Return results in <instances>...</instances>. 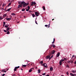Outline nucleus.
Returning <instances> with one entry per match:
<instances>
[{
    "instance_id": "nucleus-1",
    "label": "nucleus",
    "mask_w": 76,
    "mask_h": 76,
    "mask_svg": "<svg viewBox=\"0 0 76 76\" xmlns=\"http://www.w3.org/2000/svg\"><path fill=\"white\" fill-rule=\"evenodd\" d=\"M21 3V5H23V7H26V6H28V4H29V3H25V1H22Z\"/></svg>"
},
{
    "instance_id": "nucleus-2",
    "label": "nucleus",
    "mask_w": 76,
    "mask_h": 76,
    "mask_svg": "<svg viewBox=\"0 0 76 76\" xmlns=\"http://www.w3.org/2000/svg\"><path fill=\"white\" fill-rule=\"evenodd\" d=\"M35 15L36 16V17L38 16H39V12H35Z\"/></svg>"
},
{
    "instance_id": "nucleus-3",
    "label": "nucleus",
    "mask_w": 76,
    "mask_h": 76,
    "mask_svg": "<svg viewBox=\"0 0 76 76\" xmlns=\"http://www.w3.org/2000/svg\"><path fill=\"white\" fill-rule=\"evenodd\" d=\"M56 51L54 50H53L51 51L52 54H54L55 53H56Z\"/></svg>"
},
{
    "instance_id": "nucleus-4",
    "label": "nucleus",
    "mask_w": 76,
    "mask_h": 76,
    "mask_svg": "<svg viewBox=\"0 0 76 76\" xmlns=\"http://www.w3.org/2000/svg\"><path fill=\"white\" fill-rule=\"evenodd\" d=\"M36 3L34 2H31V5L32 6L34 5V4L35 5Z\"/></svg>"
},
{
    "instance_id": "nucleus-5",
    "label": "nucleus",
    "mask_w": 76,
    "mask_h": 76,
    "mask_svg": "<svg viewBox=\"0 0 76 76\" xmlns=\"http://www.w3.org/2000/svg\"><path fill=\"white\" fill-rule=\"evenodd\" d=\"M12 17L10 18H6L5 19H6L7 20H8L9 21H10V20H11Z\"/></svg>"
},
{
    "instance_id": "nucleus-6",
    "label": "nucleus",
    "mask_w": 76,
    "mask_h": 76,
    "mask_svg": "<svg viewBox=\"0 0 76 76\" xmlns=\"http://www.w3.org/2000/svg\"><path fill=\"white\" fill-rule=\"evenodd\" d=\"M1 72H4V73H6V72H7V71L5 69H3L1 70Z\"/></svg>"
},
{
    "instance_id": "nucleus-7",
    "label": "nucleus",
    "mask_w": 76,
    "mask_h": 76,
    "mask_svg": "<svg viewBox=\"0 0 76 76\" xmlns=\"http://www.w3.org/2000/svg\"><path fill=\"white\" fill-rule=\"evenodd\" d=\"M30 9V7H29V6H28V9H26V11L27 12L29 11V10Z\"/></svg>"
},
{
    "instance_id": "nucleus-8",
    "label": "nucleus",
    "mask_w": 76,
    "mask_h": 76,
    "mask_svg": "<svg viewBox=\"0 0 76 76\" xmlns=\"http://www.w3.org/2000/svg\"><path fill=\"white\" fill-rule=\"evenodd\" d=\"M60 56V52H58L56 55V57L57 58L58 57H59Z\"/></svg>"
},
{
    "instance_id": "nucleus-9",
    "label": "nucleus",
    "mask_w": 76,
    "mask_h": 76,
    "mask_svg": "<svg viewBox=\"0 0 76 76\" xmlns=\"http://www.w3.org/2000/svg\"><path fill=\"white\" fill-rule=\"evenodd\" d=\"M11 9H12V8H9V9H8L7 10H6V11L7 12H9V11H10V10Z\"/></svg>"
},
{
    "instance_id": "nucleus-10",
    "label": "nucleus",
    "mask_w": 76,
    "mask_h": 76,
    "mask_svg": "<svg viewBox=\"0 0 76 76\" xmlns=\"http://www.w3.org/2000/svg\"><path fill=\"white\" fill-rule=\"evenodd\" d=\"M34 68H31V69H30V70H29V72H31L32 71V70L34 69Z\"/></svg>"
},
{
    "instance_id": "nucleus-11",
    "label": "nucleus",
    "mask_w": 76,
    "mask_h": 76,
    "mask_svg": "<svg viewBox=\"0 0 76 76\" xmlns=\"http://www.w3.org/2000/svg\"><path fill=\"white\" fill-rule=\"evenodd\" d=\"M45 64H46V63H44V64L42 65V66H44V67H45L47 68V66H45Z\"/></svg>"
},
{
    "instance_id": "nucleus-12",
    "label": "nucleus",
    "mask_w": 76,
    "mask_h": 76,
    "mask_svg": "<svg viewBox=\"0 0 76 76\" xmlns=\"http://www.w3.org/2000/svg\"><path fill=\"white\" fill-rule=\"evenodd\" d=\"M22 7V5H19L18 8H20V7Z\"/></svg>"
},
{
    "instance_id": "nucleus-13",
    "label": "nucleus",
    "mask_w": 76,
    "mask_h": 76,
    "mask_svg": "<svg viewBox=\"0 0 76 76\" xmlns=\"http://www.w3.org/2000/svg\"><path fill=\"white\" fill-rule=\"evenodd\" d=\"M12 1L11 2H10V3H9L8 4V5H7V7H9V6H10L11 5V4H12Z\"/></svg>"
},
{
    "instance_id": "nucleus-14",
    "label": "nucleus",
    "mask_w": 76,
    "mask_h": 76,
    "mask_svg": "<svg viewBox=\"0 0 76 76\" xmlns=\"http://www.w3.org/2000/svg\"><path fill=\"white\" fill-rule=\"evenodd\" d=\"M37 70L38 73H41V70L40 69H38Z\"/></svg>"
},
{
    "instance_id": "nucleus-15",
    "label": "nucleus",
    "mask_w": 76,
    "mask_h": 76,
    "mask_svg": "<svg viewBox=\"0 0 76 76\" xmlns=\"http://www.w3.org/2000/svg\"><path fill=\"white\" fill-rule=\"evenodd\" d=\"M59 65H60V66H61V64H62V62H61V61H59Z\"/></svg>"
},
{
    "instance_id": "nucleus-16",
    "label": "nucleus",
    "mask_w": 76,
    "mask_h": 76,
    "mask_svg": "<svg viewBox=\"0 0 76 76\" xmlns=\"http://www.w3.org/2000/svg\"><path fill=\"white\" fill-rule=\"evenodd\" d=\"M18 3L19 4H22V1H19Z\"/></svg>"
},
{
    "instance_id": "nucleus-17",
    "label": "nucleus",
    "mask_w": 76,
    "mask_h": 76,
    "mask_svg": "<svg viewBox=\"0 0 76 76\" xmlns=\"http://www.w3.org/2000/svg\"><path fill=\"white\" fill-rule=\"evenodd\" d=\"M50 56H47L46 57V58L47 59H48V58H50Z\"/></svg>"
},
{
    "instance_id": "nucleus-18",
    "label": "nucleus",
    "mask_w": 76,
    "mask_h": 76,
    "mask_svg": "<svg viewBox=\"0 0 76 76\" xmlns=\"http://www.w3.org/2000/svg\"><path fill=\"white\" fill-rule=\"evenodd\" d=\"M50 70L51 71H53V67H50Z\"/></svg>"
},
{
    "instance_id": "nucleus-19",
    "label": "nucleus",
    "mask_w": 76,
    "mask_h": 76,
    "mask_svg": "<svg viewBox=\"0 0 76 76\" xmlns=\"http://www.w3.org/2000/svg\"><path fill=\"white\" fill-rule=\"evenodd\" d=\"M9 29H10V27H8L7 28V31H9Z\"/></svg>"
},
{
    "instance_id": "nucleus-20",
    "label": "nucleus",
    "mask_w": 76,
    "mask_h": 76,
    "mask_svg": "<svg viewBox=\"0 0 76 76\" xmlns=\"http://www.w3.org/2000/svg\"><path fill=\"white\" fill-rule=\"evenodd\" d=\"M53 55L51 57L49 58V60H51V58H53Z\"/></svg>"
},
{
    "instance_id": "nucleus-21",
    "label": "nucleus",
    "mask_w": 76,
    "mask_h": 76,
    "mask_svg": "<svg viewBox=\"0 0 76 76\" xmlns=\"http://www.w3.org/2000/svg\"><path fill=\"white\" fill-rule=\"evenodd\" d=\"M70 75H71L72 76H75L73 74H72V73H70Z\"/></svg>"
},
{
    "instance_id": "nucleus-22",
    "label": "nucleus",
    "mask_w": 76,
    "mask_h": 76,
    "mask_svg": "<svg viewBox=\"0 0 76 76\" xmlns=\"http://www.w3.org/2000/svg\"><path fill=\"white\" fill-rule=\"evenodd\" d=\"M43 9L44 10H45V6H43L42 7Z\"/></svg>"
},
{
    "instance_id": "nucleus-23",
    "label": "nucleus",
    "mask_w": 76,
    "mask_h": 76,
    "mask_svg": "<svg viewBox=\"0 0 76 76\" xmlns=\"http://www.w3.org/2000/svg\"><path fill=\"white\" fill-rule=\"evenodd\" d=\"M5 28H7V27H9V25H5Z\"/></svg>"
},
{
    "instance_id": "nucleus-24",
    "label": "nucleus",
    "mask_w": 76,
    "mask_h": 76,
    "mask_svg": "<svg viewBox=\"0 0 76 76\" xmlns=\"http://www.w3.org/2000/svg\"><path fill=\"white\" fill-rule=\"evenodd\" d=\"M6 4H3L2 5V7H4V6H6Z\"/></svg>"
},
{
    "instance_id": "nucleus-25",
    "label": "nucleus",
    "mask_w": 76,
    "mask_h": 76,
    "mask_svg": "<svg viewBox=\"0 0 76 76\" xmlns=\"http://www.w3.org/2000/svg\"><path fill=\"white\" fill-rule=\"evenodd\" d=\"M3 23H4V25H3V26H4V25H5V24H6V22H3Z\"/></svg>"
},
{
    "instance_id": "nucleus-26",
    "label": "nucleus",
    "mask_w": 76,
    "mask_h": 76,
    "mask_svg": "<svg viewBox=\"0 0 76 76\" xmlns=\"http://www.w3.org/2000/svg\"><path fill=\"white\" fill-rule=\"evenodd\" d=\"M52 45L53 48H55V47H56V45H54V44H53Z\"/></svg>"
},
{
    "instance_id": "nucleus-27",
    "label": "nucleus",
    "mask_w": 76,
    "mask_h": 76,
    "mask_svg": "<svg viewBox=\"0 0 76 76\" xmlns=\"http://www.w3.org/2000/svg\"><path fill=\"white\" fill-rule=\"evenodd\" d=\"M16 70H17V68L16 67H15V68L14 69V71H16Z\"/></svg>"
},
{
    "instance_id": "nucleus-28",
    "label": "nucleus",
    "mask_w": 76,
    "mask_h": 76,
    "mask_svg": "<svg viewBox=\"0 0 76 76\" xmlns=\"http://www.w3.org/2000/svg\"><path fill=\"white\" fill-rule=\"evenodd\" d=\"M4 17H6L7 16V14H5L3 15Z\"/></svg>"
},
{
    "instance_id": "nucleus-29",
    "label": "nucleus",
    "mask_w": 76,
    "mask_h": 76,
    "mask_svg": "<svg viewBox=\"0 0 76 76\" xmlns=\"http://www.w3.org/2000/svg\"><path fill=\"white\" fill-rule=\"evenodd\" d=\"M72 73H76V71H72Z\"/></svg>"
},
{
    "instance_id": "nucleus-30",
    "label": "nucleus",
    "mask_w": 76,
    "mask_h": 76,
    "mask_svg": "<svg viewBox=\"0 0 76 76\" xmlns=\"http://www.w3.org/2000/svg\"><path fill=\"white\" fill-rule=\"evenodd\" d=\"M40 64H43V61H41L40 62Z\"/></svg>"
},
{
    "instance_id": "nucleus-31",
    "label": "nucleus",
    "mask_w": 76,
    "mask_h": 76,
    "mask_svg": "<svg viewBox=\"0 0 76 76\" xmlns=\"http://www.w3.org/2000/svg\"><path fill=\"white\" fill-rule=\"evenodd\" d=\"M25 9H24V8H23L22 9V11H25Z\"/></svg>"
},
{
    "instance_id": "nucleus-32",
    "label": "nucleus",
    "mask_w": 76,
    "mask_h": 76,
    "mask_svg": "<svg viewBox=\"0 0 76 76\" xmlns=\"http://www.w3.org/2000/svg\"><path fill=\"white\" fill-rule=\"evenodd\" d=\"M8 31V32H7V34H10V32L8 31Z\"/></svg>"
},
{
    "instance_id": "nucleus-33",
    "label": "nucleus",
    "mask_w": 76,
    "mask_h": 76,
    "mask_svg": "<svg viewBox=\"0 0 76 76\" xmlns=\"http://www.w3.org/2000/svg\"><path fill=\"white\" fill-rule=\"evenodd\" d=\"M60 61H61L62 62V61H64V59H62L60 60Z\"/></svg>"
},
{
    "instance_id": "nucleus-34",
    "label": "nucleus",
    "mask_w": 76,
    "mask_h": 76,
    "mask_svg": "<svg viewBox=\"0 0 76 76\" xmlns=\"http://www.w3.org/2000/svg\"><path fill=\"white\" fill-rule=\"evenodd\" d=\"M22 67H26V65H24L22 66Z\"/></svg>"
},
{
    "instance_id": "nucleus-35",
    "label": "nucleus",
    "mask_w": 76,
    "mask_h": 76,
    "mask_svg": "<svg viewBox=\"0 0 76 76\" xmlns=\"http://www.w3.org/2000/svg\"><path fill=\"white\" fill-rule=\"evenodd\" d=\"M11 15H14V16H15V14L14 13H12Z\"/></svg>"
},
{
    "instance_id": "nucleus-36",
    "label": "nucleus",
    "mask_w": 76,
    "mask_h": 76,
    "mask_svg": "<svg viewBox=\"0 0 76 76\" xmlns=\"http://www.w3.org/2000/svg\"><path fill=\"white\" fill-rule=\"evenodd\" d=\"M32 15L33 18H34V17H35V15L32 14Z\"/></svg>"
},
{
    "instance_id": "nucleus-37",
    "label": "nucleus",
    "mask_w": 76,
    "mask_h": 76,
    "mask_svg": "<svg viewBox=\"0 0 76 76\" xmlns=\"http://www.w3.org/2000/svg\"><path fill=\"white\" fill-rule=\"evenodd\" d=\"M4 31L5 32H7V30L6 31V30H4Z\"/></svg>"
},
{
    "instance_id": "nucleus-38",
    "label": "nucleus",
    "mask_w": 76,
    "mask_h": 76,
    "mask_svg": "<svg viewBox=\"0 0 76 76\" xmlns=\"http://www.w3.org/2000/svg\"><path fill=\"white\" fill-rule=\"evenodd\" d=\"M15 67L16 68H17V69H19V67H20V66H18L17 67Z\"/></svg>"
},
{
    "instance_id": "nucleus-39",
    "label": "nucleus",
    "mask_w": 76,
    "mask_h": 76,
    "mask_svg": "<svg viewBox=\"0 0 76 76\" xmlns=\"http://www.w3.org/2000/svg\"><path fill=\"white\" fill-rule=\"evenodd\" d=\"M64 60H67V58H64Z\"/></svg>"
},
{
    "instance_id": "nucleus-40",
    "label": "nucleus",
    "mask_w": 76,
    "mask_h": 76,
    "mask_svg": "<svg viewBox=\"0 0 76 76\" xmlns=\"http://www.w3.org/2000/svg\"><path fill=\"white\" fill-rule=\"evenodd\" d=\"M3 19V18H1V17H0V20H2V19Z\"/></svg>"
},
{
    "instance_id": "nucleus-41",
    "label": "nucleus",
    "mask_w": 76,
    "mask_h": 76,
    "mask_svg": "<svg viewBox=\"0 0 76 76\" xmlns=\"http://www.w3.org/2000/svg\"><path fill=\"white\" fill-rule=\"evenodd\" d=\"M45 26V27H48V25H46Z\"/></svg>"
},
{
    "instance_id": "nucleus-42",
    "label": "nucleus",
    "mask_w": 76,
    "mask_h": 76,
    "mask_svg": "<svg viewBox=\"0 0 76 76\" xmlns=\"http://www.w3.org/2000/svg\"><path fill=\"white\" fill-rule=\"evenodd\" d=\"M45 66L47 67H48V66H47V64H45Z\"/></svg>"
},
{
    "instance_id": "nucleus-43",
    "label": "nucleus",
    "mask_w": 76,
    "mask_h": 76,
    "mask_svg": "<svg viewBox=\"0 0 76 76\" xmlns=\"http://www.w3.org/2000/svg\"><path fill=\"white\" fill-rule=\"evenodd\" d=\"M66 67H67L69 68V65H66Z\"/></svg>"
},
{
    "instance_id": "nucleus-44",
    "label": "nucleus",
    "mask_w": 76,
    "mask_h": 76,
    "mask_svg": "<svg viewBox=\"0 0 76 76\" xmlns=\"http://www.w3.org/2000/svg\"><path fill=\"white\" fill-rule=\"evenodd\" d=\"M75 57V55H73L72 56V57L71 58H73V57Z\"/></svg>"
},
{
    "instance_id": "nucleus-45",
    "label": "nucleus",
    "mask_w": 76,
    "mask_h": 76,
    "mask_svg": "<svg viewBox=\"0 0 76 76\" xmlns=\"http://www.w3.org/2000/svg\"><path fill=\"white\" fill-rule=\"evenodd\" d=\"M67 75L68 76L69 75V73H68V72H66Z\"/></svg>"
},
{
    "instance_id": "nucleus-46",
    "label": "nucleus",
    "mask_w": 76,
    "mask_h": 76,
    "mask_svg": "<svg viewBox=\"0 0 76 76\" xmlns=\"http://www.w3.org/2000/svg\"><path fill=\"white\" fill-rule=\"evenodd\" d=\"M42 75H45V73H44L42 74Z\"/></svg>"
},
{
    "instance_id": "nucleus-47",
    "label": "nucleus",
    "mask_w": 76,
    "mask_h": 76,
    "mask_svg": "<svg viewBox=\"0 0 76 76\" xmlns=\"http://www.w3.org/2000/svg\"><path fill=\"white\" fill-rule=\"evenodd\" d=\"M12 76H15V74H13V75H12Z\"/></svg>"
},
{
    "instance_id": "nucleus-48",
    "label": "nucleus",
    "mask_w": 76,
    "mask_h": 76,
    "mask_svg": "<svg viewBox=\"0 0 76 76\" xmlns=\"http://www.w3.org/2000/svg\"><path fill=\"white\" fill-rule=\"evenodd\" d=\"M50 24H49V25H48V28H50Z\"/></svg>"
},
{
    "instance_id": "nucleus-49",
    "label": "nucleus",
    "mask_w": 76,
    "mask_h": 76,
    "mask_svg": "<svg viewBox=\"0 0 76 76\" xmlns=\"http://www.w3.org/2000/svg\"><path fill=\"white\" fill-rule=\"evenodd\" d=\"M35 22L36 24H37V25H38V23H37V21H35Z\"/></svg>"
},
{
    "instance_id": "nucleus-50",
    "label": "nucleus",
    "mask_w": 76,
    "mask_h": 76,
    "mask_svg": "<svg viewBox=\"0 0 76 76\" xmlns=\"http://www.w3.org/2000/svg\"><path fill=\"white\" fill-rule=\"evenodd\" d=\"M4 75H5V74H3L2 75V76H4Z\"/></svg>"
},
{
    "instance_id": "nucleus-51",
    "label": "nucleus",
    "mask_w": 76,
    "mask_h": 76,
    "mask_svg": "<svg viewBox=\"0 0 76 76\" xmlns=\"http://www.w3.org/2000/svg\"><path fill=\"white\" fill-rule=\"evenodd\" d=\"M54 42H54V41H53V42H52L53 44H54Z\"/></svg>"
},
{
    "instance_id": "nucleus-52",
    "label": "nucleus",
    "mask_w": 76,
    "mask_h": 76,
    "mask_svg": "<svg viewBox=\"0 0 76 76\" xmlns=\"http://www.w3.org/2000/svg\"><path fill=\"white\" fill-rule=\"evenodd\" d=\"M54 42H55V38L53 39V41Z\"/></svg>"
},
{
    "instance_id": "nucleus-53",
    "label": "nucleus",
    "mask_w": 76,
    "mask_h": 76,
    "mask_svg": "<svg viewBox=\"0 0 76 76\" xmlns=\"http://www.w3.org/2000/svg\"><path fill=\"white\" fill-rule=\"evenodd\" d=\"M50 47H53V45H50Z\"/></svg>"
},
{
    "instance_id": "nucleus-54",
    "label": "nucleus",
    "mask_w": 76,
    "mask_h": 76,
    "mask_svg": "<svg viewBox=\"0 0 76 76\" xmlns=\"http://www.w3.org/2000/svg\"><path fill=\"white\" fill-rule=\"evenodd\" d=\"M70 61H68L67 63H70Z\"/></svg>"
},
{
    "instance_id": "nucleus-55",
    "label": "nucleus",
    "mask_w": 76,
    "mask_h": 76,
    "mask_svg": "<svg viewBox=\"0 0 76 76\" xmlns=\"http://www.w3.org/2000/svg\"><path fill=\"white\" fill-rule=\"evenodd\" d=\"M74 64H76V61H75V63H74Z\"/></svg>"
},
{
    "instance_id": "nucleus-56",
    "label": "nucleus",
    "mask_w": 76,
    "mask_h": 76,
    "mask_svg": "<svg viewBox=\"0 0 76 76\" xmlns=\"http://www.w3.org/2000/svg\"><path fill=\"white\" fill-rule=\"evenodd\" d=\"M4 10H5V11H6V8H5L4 9Z\"/></svg>"
},
{
    "instance_id": "nucleus-57",
    "label": "nucleus",
    "mask_w": 76,
    "mask_h": 76,
    "mask_svg": "<svg viewBox=\"0 0 76 76\" xmlns=\"http://www.w3.org/2000/svg\"><path fill=\"white\" fill-rule=\"evenodd\" d=\"M29 12H31V10H30L29 11Z\"/></svg>"
},
{
    "instance_id": "nucleus-58",
    "label": "nucleus",
    "mask_w": 76,
    "mask_h": 76,
    "mask_svg": "<svg viewBox=\"0 0 76 76\" xmlns=\"http://www.w3.org/2000/svg\"><path fill=\"white\" fill-rule=\"evenodd\" d=\"M54 20V19H52V20Z\"/></svg>"
},
{
    "instance_id": "nucleus-59",
    "label": "nucleus",
    "mask_w": 76,
    "mask_h": 76,
    "mask_svg": "<svg viewBox=\"0 0 76 76\" xmlns=\"http://www.w3.org/2000/svg\"><path fill=\"white\" fill-rule=\"evenodd\" d=\"M21 70H23V69H22V68L21 69Z\"/></svg>"
},
{
    "instance_id": "nucleus-60",
    "label": "nucleus",
    "mask_w": 76,
    "mask_h": 76,
    "mask_svg": "<svg viewBox=\"0 0 76 76\" xmlns=\"http://www.w3.org/2000/svg\"><path fill=\"white\" fill-rule=\"evenodd\" d=\"M2 9H3V10H4V8H2Z\"/></svg>"
},
{
    "instance_id": "nucleus-61",
    "label": "nucleus",
    "mask_w": 76,
    "mask_h": 76,
    "mask_svg": "<svg viewBox=\"0 0 76 76\" xmlns=\"http://www.w3.org/2000/svg\"><path fill=\"white\" fill-rule=\"evenodd\" d=\"M50 22H51V21H50Z\"/></svg>"
},
{
    "instance_id": "nucleus-62",
    "label": "nucleus",
    "mask_w": 76,
    "mask_h": 76,
    "mask_svg": "<svg viewBox=\"0 0 76 76\" xmlns=\"http://www.w3.org/2000/svg\"><path fill=\"white\" fill-rule=\"evenodd\" d=\"M51 47H51V46H50V48H51Z\"/></svg>"
},
{
    "instance_id": "nucleus-63",
    "label": "nucleus",
    "mask_w": 76,
    "mask_h": 76,
    "mask_svg": "<svg viewBox=\"0 0 76 76\" xmlns=\"http://www.w3.org/2000/svg\"><path fill=\"white\" fill-rule=\"evenodd\" d=\"M7 7H6L5 8V9H6V8H7Z\"/></svg>"
},
{
    "instance_id": "nucleus-64",
    "label": "nucleus",
    "mask_w": 76,
    "mask_h": 76,
    "mask_svg": "<svg viewBox=\"0 0 76 76\" xmlns=\"http://www.w3.org/2000/svg\"><path fill=\"white\" fill-rule=\"evenodd\" d=\"M75 76H76V74H74Z\"/></svg>"
}]
</instances>
